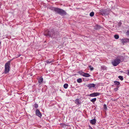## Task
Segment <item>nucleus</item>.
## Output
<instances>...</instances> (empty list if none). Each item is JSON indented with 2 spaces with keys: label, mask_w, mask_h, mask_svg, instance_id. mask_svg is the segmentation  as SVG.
<instances>
[{
  "label": "nucleus",
  "mask_w": 129,
  "mask_h": 129,
  "mask_svg": "<svg viewBox=\"0 0 129 129\" xmlns=\"http://www.w3.org/2000/svg\"><path fill=\"white\" fill-rule=\"evenodd\" d=\"M11 60L9 61L5 64V73H8L10 70V68Z\"/></svg>",
  "instance_id": "2"
},
{
  "label": "nucleus",
  "mask_w": 129,
  "mask_h": 129,
  "mask_svg": "<svg viewBox=\"0 0 129 129\" xmlns=\"http://www.w3.org/2000/svg\"><path fill=\"white\" fill-rule=\"evenodd\" d=\"M89 129H93V128L90 125H89Z\"/></svg>",
  "instance_id": "34"
},
{
  "label": "nucleus",
  "mask_w": 129,
  "mask_h": 129,
  "mask_svg": "<svg viewBox=\"0 0 129 129\" xmlns=\"http://www.w3.org/2000/svg\"><path fill=\"white\" fill-rule=\"evenodd\" d=\"M127 74L129 76V70H127Z\"/></svg>",
  "instance_id": "33"
},
{
  "label": "nucleus",
  "mask_w": 129,
  "mask_h": 129,
  "mask_svg": "<svg viewBox=\"0 0 129 129\" xmlns=\"http://www.w3.org/2000/svg\"><path fill=\"white\" fill-rule=\"evenodd\" d=\"M114 83L115 85H117V87H119L118 86L120 84L119 82L117 81H115L114 82Z\"/></svg>",
  "instance_id": "13"
},
{
  "label": "nucleus",
  "mask_w": 129,
  "mask_h": 129,
  "mask_svg": "<svg viewBox=\"0 0 129 129\" xmlns=\"http://www.w3.org/2000/svg\"><path fill=\"white\" fill-rule=\"evenodd\" d=\"M75 103L77 105L81 104V102H80V100L79 99H77L75 100Z\"/></svg>",
  "instance_id": "12"
},
{
  "label": "nucleus",
  "mask_w": 129,
  "mask_h": 129,
  "mask_svg": "<svg viewBox=\"0 0 129 129\" xmlns=\"http://www.w3.org/2000/svg\"><path fill=\"white\" fill-rule=\"evenodd\" d=\"M51 9L61 16H64L67 15V13L66 11L61 9L57 7H52L51 8Z\"/></svg>",
  "instance_id": "1"
},
{
  "label": "nucleus",
  "mask_w": 129,
  "mask_h": 129,
  "mask_svg": "<svg viewBox=\"0 0 129 129\" xmlns=\"http://www.w3.org/2000/svg\"><path fill=\"white\" fill-rule=\"evenodd\" d=\"M102 13L103 15H105L106 14V12L104 11H102Z\"/></svg>",
  "instance_id": "27"
},
{
  "label": "nucleus",
  "mask_w": 129,
  "mask_h": 129,
  "mask_svg": "<svg viewBox=\"0 0 129 129\" xmlns=\"http://www.w3.org/2000/svg\"><path fill=\"white\" fill-rule=\"evenodd\" d=\"M96 122V120L95 119H93L91 120L90 121V122L92 124H95Z\"/></svg>",
  "instance_id": "10"
},
{
  "label": "nucleus",
  "mask_w": 129,
  "mask_h": 129,
  "mask_svg": "<svg viewBox=\"0 0 129 129\" xmlns=\"http://www.w3.org/2000/svg\"><path fill=\"white\" fill-rule=\"evenodd\" d=\"M36 115L38 116L39 117L41 118L42 116V114L39 110L37 109L36 110Z\"/></svg>",
  "instance_id": "4"
},
{
  "label": "nucleus",
  "mask_w": 129,
  "mask_h": 129,
  "mask_svg": "<svg viewBox=\"0 0 129 129\" xmlns=\"http://www.w3.org/2000/svg\"><path fill=\"white\" fill-rule=\"evenodd\" d=\"M69 86L68 84L67 83H65L63 85V87L65 89L68 88Z\"/></svg>",
  "instance_id": "16"
},
{
  "label": "nucleus",
  "mask_w": 129,
  "mask_h": 129,
  "mask_svg": "<svg viewBox=\"0 0 129 129\" xmlns=\"http://www.w3.org/2000/svg\"><path fill=\"white\" fill-rule=\"evenodd\" d=\"M126 34L127 35L129 36V30L126 31Z\"/></svg>",
  "instance_id": "30"
},
{
  "label": "nucleus",
  "mask_w": 129,
  "mask_h": 129,
  "mask_svg": "<svg viewBox=\"0 0 129 129\" xmlns=\"http://www.w3.org/2000/svg\"><path fill=\"white\" fill-rule=\"evenodd\" d=\"M106 67L105 66H101V69L102 70H106Z\"/></svg>",
  "instance_id": "22"
},
{
  "label": "nucleus",
  "mask_w": 129,
  "mask_h": 129,
  "mask_svg": "<svg viewBox=\"0 0 129 129\" xmlns=\"http://www.w3.org/2000/svg\"><path fill=\"white\" fill-rule=\"evenodd\" d=\"M43 80V79L42 77H40L38 80V82L40 83H42Z\"/></svg>",
  "instance_id": "15"
},
{
  "label": "nucleus",
  "mask_w": 129,
  "mask_h": 129,
  "mask_svg": "<svg viewBox=\"0 0 129 129\" xmlns=\"http://www.w3.org/2000/svg\"><path fill=\"white\" fill-rule=\"evenodd\" d=\"M53 62V61L51 60H47L46 61V63L48 64H50L52 62Z\"/></svg>",
  "instance_id": "19"
},
{
  "label": "nucleus",
  "mask_w": 129,
  "mask_h": 129,
  "mask_svg": "<svg viewBox=\"0 0 129 129\" xmlns=\"http://www.w3.org/2000/svg\"><path fill=\"white\" fill-rule=\"evenodd\" d=\"M34 106L36 109L38 108L39 107L38 104L36 103H35L34 104Z\"/></svg>",
  "instance_id": "20"
},
{
  "label": "nucleus",
  "mask_w": 129,
  "mask_h": 129,
  "mask_svg": "<svg viewBox=\"0 0 129 129\" xmlns=\"http://www.w3.org/2000/svg\"><path fill=\"white\" fill-rule=\"evenodd\" d=\"M118 78L121 81L123 80V77L121 76H119Z\"/></svg>",
  "instance_id": "25"
},
{
  "label": "nucleus",
  "mask_w": 129,
  "mask_h": 129,
  "mask_svg": "<svg viewBox=\"0 0 129 129\" xmlns=\"http://www.w3.org/2000/svg\"><path fill=\"white\" fill-rule=\"evenodd\" d=\"M49 34H50L51 35H52V37H50L51 38H55V32L54 30L53 29H51L50 31L49 32Z\"/></svg>",
  "instance_id": "8"
},
{
  "label": "nucleus",
  "mask_w": 129,
  "mask_h": 129,
  "mask_svg": "<svg viewBox=\"0 0 129 129\" xmlns=\"http://www.w3.org/2000/svg\"><path fill=\"white\" fill-rule=\"evenodd\" d=\"M0 44H1V42H0Z\"/></svg>",
  "instance_id": "37"
},
{
  "label": "nucleus",
  "mask_w": 129,
  "mask_h": 129,
  "mask_svg": "<svg viewBox=\"0 0 129 129\" xmlns=\"http://www.w3.org/2000/svg\"><path fill=\"white\" fill-rule=\"evenodd\" d=\"M21 56V55L20 54H18L17 55V57H20Z\"/></svg>",
  "instance_id": "32"
},
{
  "label": "nucleus",
  "mask_w": 129,
  "mask_h": 129,
  "mask_svg": "<svg viewBox=\"0 0 129 129\" xmlns=\"http://www.w3.org/2000/svg\"><path fill=\"white\" fill-rule=\"evenodd\" d=\"M84 73V72L81 71H79L78 72V73L80 75H82L83 76Z\"/></svg>",
  "instance_id": "17"
},
{
  "label": "nucleus",
  "mask_w": 129,
  "mask_h": 129,
  "mask_svg": "<svg viewBox=\"0 0 129 129\" xmlns=\"http://www.w3.org/2000/svg\"><path fill=\"white\" fill-rule=\"evenodd\" d=\"M86 86L87 87H88L89 89H90L91 88L94 87L95 85L93 83H90L87 84Z\"/></svg>",
  "instance_id": "7"
},
{
  "label": "nucleus",
  "mask_w": 129,
  "mask_h": 129,
  "mask_svg": "<svg viewBox=\"0 0 129 129\" xmlns=\"http://www.w3.org/2000/svg\"><path fill=\"white\" fill-rule=\"evenodd\" d=\"M77 81L78 83H81L82 82V79L81 78H79L77 80Z\"/></svg>",
  "instance_id": "18"
},
{
  "label": "nucleus",
  "mask_w": 129,
  "mask_h": 129,
  "mask_svg": "<svg viewBox=\"0 0 129 129\" xmlns=\"http://www.w3.org/2000/svg\"><path fill=\"white\" fill-rule=\"evenodd\" d=\"M90 76H91L89 74L86 73H84L83 75V76L87 77H88Z\"/></svg>",
  "instance_id": "14"
},
{
  "label": "nucleus",
  "mask_w": 129,
  "mask_h": 129,
  "mask_svg": "<svg viewBox=\"0 0 129 129\" xmlns=\"http://www.w3.org/2000/svg\"><path fill=\"white\" fill-rule=\"evenodd\" d=\"M120 63V60L119 59H116L113 61L112 62V64L114 66H116Z\"/></svg>",
  "instance_id": "3"
},
{
  "label": "nucleus",
  "mask_w": 129,
  "mask_h": 129,
  "mask_svg": "<svg viewBox=\"0 0 129 129\" xmlns=\"http://www.w3.org/2000/svg\"><path fill=\"white\" fill-rule=\"evenodd\" d=\"M96 98H95L90 100V101L93 103L95 101H96Z\"/></svg>",
  "instance_id": "21"
},
{
  "label": "nucleus",
  "mask_w": 129,
  "mask_h": 129,
  "mask_svg": "<svg viewBox=\"0 0 129 129\" xmlns=\"http://www.w3.org/2000/svg\"><path fill=\"white\" fill-rule=\"evenodd\" d=\"M89 67L90 68V70L91 71H92L94 69L93 67H92L90 65L89 66Z\"/></svg>",
  "instance_id": "26"
},
{
  "label": "nucleus",
  "mask_w": 129,
  "mask_h": 129,
  "mask_svg": "<svg viewBox=\"0 0 129 129\" xmlns=\"http://www.w3.org/2000/svg\"><path fill=\"white\" fill-rule=\"evenodd\" d=\"M117 58H118L117 59H119L120 60V62L121 61H121L123 60V59H124V58L122 56H119L118 57H117Z\"/></svg>",
  "instance_id": "11"
},
{
  "label": "nucleus",
  "mask_w": 129,
  "mask_h": 129,
  "mask_svg": "<svg viewBox=\"0 0 129 129\" xmlns=\"http://www.w3.org/2000/svg\"><path fill=\"white\" fill-rule=\"evenodd\" d=\"M121 41L123 44L125 43H128L127 38L122 39L121 40Z\"/></svg>",
  "instance_id": "9"
},
{
  "label": "nucleus",
  "mask_w": 129,
  "mask_h": 129,
  "mask_svg": "<svg viewBox=\"0 0 129 129\" xmlns=\"http://www.w3.org/2000/svg\"><path fill=\"white\" fill-rule=\"evenodd\" d=\"M128 124H129V122L127 123Z\"/></svg>",
  "instance_id": "36"
},
{
  "label": "nucleus",
  "mask_w": 129,
  "mask_h": 129,
  "mask_svg": "<svg viewBox=\"0 0 129 129\" xmlns=\"http://www.w3.org/2000/svg\"><path fill=\"white\" fill-rule=\"evenodd\" d=\"M114 37L116 39H117L119 38V36L118 35H115L114 36Z\"/></svg>",
  "instance_id": "23"
},
{
  "label": "nucleus",
  "mask_w": 129,
  "mask_h": 129,
  "mask_svg": "<svg viewBox=\"0 0 129 129\" xmlns=\"http://www.w3.org/2000/svg\"><path fill=\"white\" fill-rule=\"evenodd\" d=\"M104 109L105 110L107 109V107L106 105V104H104Z\"/></svg>",
  "instance_id": "28"
},
{
  "label": "nucleus",
  "mask_w": 129,
  "mask_h": 129,
  "mask_svg": "<svg viewBox=\"0 0 129 129\" xmlns=\"http://www.w3.org/2000/svg\"><path fill=\"white\" fill-rule=\"evenodd\" d=\"M94 12H92L90 13V16L91 17H92L94 16Z\"/></svg>",
  "instance_id": "24"
},
{
  "label": "nucleus",
  "mask_w": 129,
  "mask_h": 129,
  "mask_svg": "<svg viewBox=\"0 0 129 129\" xmlns=\"http://www.w3.org/2000/svg\"><path fill=\"white\" fill-rule=\"evenodd\" d=\"M128 42H129V39L127 38Z\"/></svg>",
  "instance_id": "35"
},
{
  "label": "nucleus",
  "mask_w": 129,
  "mask_h": 129,
  "mask_svg": "<svg viewBox=\"0 0 129 129\" xmlns=\"http://www.w3.org/2000/svg\"><path fill=\"white\" fill-rule=\"evenodd\" d=\"M50 31L48 29L45 30L44 33V35L46 36H49V37H52V35L49 34Z\"/></svg>",
  "instance_id": "6"
},
{
  "label": "nucleus",
  "mask_w": 129,
  "mask_h": 129,
  "mask_svg": "<svg viewBox=\"0 0 129 129\" xmlns=\"http://www.w3.org/2000/svg\"><path fill=\"white\" fill-rule=\"evenodd\" d=\"M101 94V93L98 92H94L88 95V96L91 97H95L98 96Z\"/></svg>",
  "instance_id": "5"
},
{
  "label": "nucleus",
  "mask_w": 129,
  "mask_h": 129,
  "mask_svg": "<svg viewBox=\"0 0 129 129\" xmlns=\"http://www.w3.org/2000/svg\"><path fill=\"white\" fill-rule=\"evenodd\" d=\"M118 87L117 88H114V90L115 91H117V89H118Z\"/></svg>",
  "instance_id": "31"
},
{
  "label": "nucleus",
  "mask_w": 129,
  "mask_h": 129,
  "mask_svg": "<svg viewBox=\"0 0 129 129\" xmlns=\"http://www.w3.org/2000/svg\"><path fill=\"white\" fill-rule=\"evenodd\" d=\"M101 28V26L100 25H97L96 26V29H99Z\"/></svg>",
  "instance_id": "29"
}]
</instances>
